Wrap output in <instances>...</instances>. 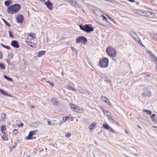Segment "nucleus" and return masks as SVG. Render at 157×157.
I'll return each instance as SVG.
<instances>
[{"instance_id": "obj_39", "label": "nucleus", "mask_w": 157, "mask_h": 157, "mask_svg": "<svg viewBox=\"0 0 157 157\" xmlns=\"http://www.w3.org/2000/svg\"><path fill=\"white\" fill-rule=\"evenodd\" d=\"M18 130L17 129H15L13 131V133L14 134H16L18 133Z\"/></svg>"}, {"instance_id": "obj_41", "label": "nucleus", "mask_w": 157, "mask_h": 157, "mask_svg": "<svg viewBox=\"0 0 157 157\" xmlns=\"http://www.w3.org/2000/svg\"><path fill=\"white\" fill-rule=\"evenodd\" d=\"M47 82L51 86L53 87L54 86V84L52 83L49 81H47Z\"/></svg>"}, {"instance_id": "obj_44", "label": "nucleus", "mask_w": 157, "mask_h": 157, "mask_svg": "<svg viewBox=\"0 0 157 157\" xmlns=\"http://www.w3.org/2000/svg\"><path fill=\"white\" fill-rule=\"evenodd\" d=\"M9 36H10L11 38H13V36L12 33L10 31H9Z\"/></svg>"}, {"instance_id": "obj_33", "label": "nucleus", "mask_w": 157, "mask_h": 157, "mask_svg": "<svg viewBox=\"0 0 157 157\" xmlns=\"http://www.w3.org/2000/svg\"><path fill=\"white\" fill-rule=\"evenodd\" d=\"M2 19L3 20V21H4V22L5 23V25L8 26V27H10L11 25L9 24V23L7 21H6V20H5L4 19H3V18H2Z\"/></svg>"}, {"instance_id": "obj_5", "label": "nucleus", "mask_w": 157, "mask_h": 157, "mask_svg": "<svg viewBox=\"0 0 157 157\" xmlns=\"http://www.w3.org/2000/svg\"><path fill=\"white\" fill-rule=\"evenodd\" d=\"M106 52L108 55L112 57H115L117 55L116 50L113 47L109 46L106 50Z\"/></svg>"}, {"instance_id": "obj_45", "label": "nucleus", "mask_w": 157, "mask_h": 157, "mask_svg": "<svg viewBox=\"0 0 157 157\" xmlns=\"http://www.w3.org/2000/svg\"><path fill=\"white\" fill-rule=\"evenodd\" d=\"M23 123H21L20 124L17 125V126L19 127H22L23 126Z\"/></svg>"}, {"instance_id": "obj_42", "label": "nucleus", "mask_w": 157, "mask_h": 157, "mask_svg": "<svg viewBox=\"0 0 157 157\" xmlns=\"http://www.w3.org/2000/svg\"><path fill=\"white\" fill-rule=\"evenodd\" d=\"M28 36H29L31 37L32 39H33L35 38V36L32 35L31 33H30L28 35Z\"/></svg>"}, {"instance_id": "obj_53", "label": "nucleus", "mask_w": 157, "mask_h": 157, "mask_svg": "<svg viewBox=\"0 0 157 157\" xmlns=\"http://www.w3.org/2000/svg\"><path fill=\"white\" fill-rule=\"evenodd\" d=\"M125 132L126 134H128V132L127 130H125Z\"/></svg>"}, {"instance_id": "obj_21", "label": "nucleus", "mask_w": 157, "mask_h": 157, "mask_svg": "<svg viewBox=\"0 0 157 157\" xmlns=\"http://www.w3.org/2000/svg\"><path fill=\"white\" fill-rule=\"evenodd\" d=\"M51 102L53 104H55L57 105L58 104V100L55 98H52Z\"/></svg>"}, {"instance_id": "obj_60", "label": "nucleus", "mask_w": 157, "mask_h": 157, "mask_svg": "<svg viewBox=\"0 0 157 157\" xmlns=\"http://www.w3.org/2000/svg\"><path fill=\"white\" fill-rule=\"evenodd\" d=\"M33 108H34V106H33V105H32L31 106Z\"/></svg>"}, {"instance_id": "obj_22", "label": "nucleus", "mask_w": 157, "mask_h": 157, "mask_svg": "<svg viewBox=\"0 0 157 157\" xmlns=\"http://www.w3.org/2000/svg\"><path fill=\"white\" fill-rule=\"evenodd\" d=\"M66 88L70 90H71L73 91H76V89L75 88L73 87H72L69 86V85H67L66 86Z\"/></svg>"}, {"instance_id": "obj_9", "label": "nucleus", "mask_w": 157, "mask_h": 157, "mask_svg": "<svg viewBox=\"0 0 157 157\" xmlns=\"http://www.w3.org/2000/svg\"><path fill=\"white\" fill-rule=\"evenodd\" d=\"M70 5L72 6H74L76 8H80V5L75 0H69L68 1H67Z\"/></svg>"}, {"instance_id": "obj_10", "label": "nucleus", "mask_w": 157, "mask_h": 157, "mask_svg": "<svg viewBox=\"0 0 157 157\" xmlns=\"http://www.w3.org/2000/svg\"><path fill=\"white\" fill-rule=\"evenodd\" d=\"M143 96L144 97H150L151 96V94L150 90L147 89H145L144 92L142 94Z\"/></svg>"}, {"instance_id": "obj_62", "label": "nucleus", "mask_w": 157, "mask_h": 157, "mask_svg": "<svg viewBox=\"0 0 157 157\" xmlns=\"http://www.w3.org/2000/svg\"><path fill=\"white\" fill-rule=\"evenodd\" d=\"M28 157H30V156L29 155H28Z\"/></svg>"}, {"instance_id": "obj_8", "label": "nucleus", "mask_w": 157, "mask_h": 157, "mask_svg": "<svg viewBox=\"0 0 157 157\" xmlns=\"http://www.w3.org/2000/svg\"><path fill=\"white\" fill-rule=\"evenodd\" d=\"M37 131H31L29 132V135L27 137H25V139L27 140H33L35 139L36 137H33V136L34 135H36V132Z\"/></svg>"}, {"instance_id": "obj_52", "label": "nucleus", "mask_w": 157, "mask_h": 157, "mask_svg": "<svg viewBox=\"0 0 157 157\" xmlns=\"http://www.w3.org/2000/svg\"><path fill=\"white\" fill-rule=\"evenodd\" d=\"M62 121H61V122H60L59 124V125L60 126H61V125L62 124V123H63L62 122Z\"/></svg>"}, {"instance_id": "obj_57", "label": "nucleus", "mask_w": 157, "mask_h": 157, "mask_svg": "<svg viewBox=\"0 0 157 157\" xmlns=\"http://www.w3.org/2000/svg\"><path fill=\"white\" fill-rule=\"evenodd\" d=\"M45 0H40V1L41 2H44Z\"/></svg>"}, {"instance_id": "obj_58", "label": "nucleus", "mask_w": 157, "mask_h": 157, "mask_svg": "<svg viewBox=\"0 0 157 157\" xmlns=\"http://www.w3.org/2000/svg\"><path fill=\"white\" fill-rule=\"evenodd\" d=\"M153 127L154 128H157V127L156 126H153Z\"/></svg>"}, {"instance_id": "obj_43", "label": "nucleus", "mask_w": 157, "mask_h": 157, "mask_svg": "<svg viewBox=\"0 0 157 157\" xmlns=\"http://www.w3.org/2000/svg\"><path fill=\"white\" fill-rule=\"evenodd\" d=\"M71 135V134L70 133H68L66 134L65 136L68 138Z\"/></svg>"}, {"instance_id": "obj_63", "label": "nucleus", "mask_w": 157, "mask_h": 157, "mask_svg": "<svg viewBox=\"0 0 157 157\" xmlns=\"http://www.w3.org/2000/svg\"><path fill=\"white\" fill-rule=\"evenodd\" d=\"M94 13L95 14V11H94Z\"/></svg>"}, {"instance_id": "obj_48", "label": "nucleus", "mask_w": 157, "mask_h": 157, "mask_svg": "<svg viewBox=\"0 0 157 157\" xmlns=\"http://www.w3.org/2000/svg\"><path fill=\"white\" fill-rule=\"evenodd\" d=\"M6 62L7 63H8V64H10V65L11 64V62H10V60H8V59H6Z\"/></svg>"}, {"instance_id": "obj_23", "label": "nucleus", "mask_w": 157, "mask_h": 157, "mask_svg": "<svg viewBox=\"0 0 157 157\" xmlns=\"http://www.w3.org/2000/svg\"><path fill=\"white\" fill-rule=\"evenodd\" d=\"M102 111L106 116H109L110 115V113L109 111L105 110H103Z\"/></svg>"}, {"instance_id": "obj_13", "label": "nucleus", "mask_w": 157, "mask_h": 157, "mask_svg": "<svg viewBox=\"0 0 157 157\" xmlns=\"http://www.w3.org/2000/svg\"><path fill=\"white\" fill-rule=\"evenodd\" d=\"M47 8L50 10H52L53 9L52 3L50 2L49 0H47L44 2Z\"/></svg>"}, {"instance_id": "obj_27", "label": "nucleus", "mask_w": 157, "mask_h": 157, "mask_svg": "<svg viewBox=\"0 0 157 157\" xmlns=\"http://www.w3.org/2000/svg\"><path fill=\"white\" fill-rule=\"evenodd\" d=\"M101 17H102V19H103V20L104 21H105L106 23H109L108 21L107 18L105 17L104 15H102Z\"/></svg>"}, {"instance_id": "obj_56", "label": "nucleus", "mask_w": 157, "mask_h": 157, "mask_svg": "<svg viewBox=\"0 0 157 157\" xmlns=\"http://www.w3.org/2000/svg\"><path fill=\"white\" fill-rule=\"evenodd\" d=\"M136 3L137 5H138L139 4L140 2H136Z\"/></svg>"}, {"instance_id": "obj_19", "label": "nucleus", "mask_w": 157, "mask_h": 157, "mask_svg": "<svg viewBox=\"0 0 157 157\" xmlns=\"http://www.w3.org/2000/svg\"><path fill=\"white\" fill-rule=\"evenodd\" d=\"M78 91L80 94H84L87 95L89 94V93L87 91L83 89H78Z\"/></svg>"}, {"instance_id": "obj_30", "label": "nucleus", "mask_w": 157, "mask_h": 157, "mask_svg": "<svg viewBox=\"0 0 157 157\" xmlns=\"http://www.w3.org/2000/svg\"><path fill=\"white\" fill-rule=\"evenodd\" d=\"M0 68L2 70H4L5 69V67L3 64L0 63Z\"/></svg>"}, {"instance_id": "obj_24", "label": "nucleus", "mask_w": 157, "mask_h": 157, "mask_svg": "<svg viewBox=\"0 0 157 157\" xmlns=\"http://www.w3.org/2000/svg\"><path fill=\"white\" fill-rule=\"evenodd\" d=\"M12 1L11 0H7L4 2V4L6 6H8L10 5Z\"/></svg>"}, {"instance_id": "obj_29", "label": "nucleus", "mask_w": 157, "mask_h": 157, "mask_svg": "<svg viewBox=\"0 0 157 157\" xmlns=\"http://www.w3.org/2000/svg\"><path fill=\"white\" fill-rule=\"evenodd\" d=\"M143 112H147V114H148L149 115H150L152 113V112L151 111L147 109H144Z\"/></svg>"}, {"instance_id": "obj_20", "label": "nucleus", "mask_w": 157, "mask_h": 157, "mask_svg": "<svg viewBox=\"0 0 157 157\" xmlns=\"http://www.w3.org/2000/svg\"><path fill=\"white\" fill-rule=\"evenodd\" d=\"M46 53V52L44 51H42L38 52L37 57H40L44 55Z\"/></svg>"}, {"instance_id": "obj_32", "label": "nucleus", "mask_w": 157, "mask_h": 157, "mask_svg": "<svg viewBox=\"0 0 157 157\" xmlns=\"http://www.w3.org/2000/svg\"><path fill=\"white\" fill-rule=\"evenodd\" d=\"M76 105L73 104H70V106L71 107V108L73 109H74V110L75 107H76Z\"/></svg>"}, {"instance_id": "obj_15", "label": "nucleus", "mask_w": 157, "mask_h": 157, "mask_svg": "<svg viewBox=\"0 0 157 157\" xmlns=\"http://www.w3.org/2000/svg\"><path fill=\"white\" fill-rule=\"evenodd\" d=\"M11 46L14 48H18L19 47V45L17 41L13 40L11 43Z\"/></svg>"}, {"instance_id": "obj_11", "label": "nucleus", "mask_w": 157, "mask_h": 157, "mask_svg": "<svg viewBox=\"0 0 157 157\" xmlns=\"http://www.w3.org/2000/svg\"><path fill=\"white\" fill-rule=\"evenodd\" d=\"M24 18L22 15H17L16 17L17 22L19 23H22L24 21Z\"/></svg>"}, {"instance_id": "obj_37", "label": "nucleus", "mask_w": 157, "mask_h": 157, "mask_svg": "<svg viewBox=\"0 0 157 157\" xmlns=\"http://www.w3.org/2000/svg\"><path fill=\"white\" fill-rule=\"evenodd\" d=\"M16 147V145H13L11 147H9L10 151H11L13 149L15 148Z\"/></svg>"}, {"instance_id": "obj_16", "label": "nucleus", "mask_w": 157, "mask_h": 157, "mask_svg": "<svg viewBox=\"0 0 157 157\" xmlns=\"http://www.w3.org/2000/svg\"><path fill=\"white\" fill-rule=\"evenodd\" d=\"M101 99L102 101L106 102V103H108L109 105H111V103L110 101L106 97L102 96L101 97Z\"/></svg>"}, {"instance_id": "obj_34", "label": "nucleus", "mask_w": 157, "mask_h": 157, "mask_svg": "<svg viewBox=\"0 0 157 157\" xmlns=\"http://www.w3.org/2000/svg\"><path fill=\"white\" fill-rule=\"evenodd\" d=\"M1 131L2 132H3V130L6 129V126L5 125H4L3 126H2L1 127Z\"/></svg>"}, {"instance_id": "obj_36", "label": "nucleus", "mask_w": 157, "mask_h": 157, "mask_svg": "<svg viewBox=\"0 0 157 157\" xmlns=\"http://www.w3.org/2000/svg\"><path fill=\"white\" fill-rule=\"evenodd\" d=\"M13 55L12 53H9L8 55V57L9 58H10L11 59L13 58Z\"/></svg>"}, {"instance_id": "obj_17", "label": "nucleus", "mask_w": 157, "mask_h": 157, "mask_svg": "<svg viewBox=\"0 0 157 157\" xmlns=\"http://www.w3.org/2000/svg\"><path fill=\"white\" fill-rule=\"evenodd\" d=\"M74 111L77 113H80L82 112L83 110L80 107L76 106V107H75V108L74 109Z\"/></svg>"}, {"instance_id": "obj_2", "label": "nucleus", "mask_w": 157, "mask_h": 157, "mask_svg": "<svg viewBox=\"0 0 157 157\" xmlns=\"http://www.w3.org/2000/svg\"><path fill=\"white\" fill-rule=\"evenodd\" d=\"M21 6L19 4H15L8 6L7 9V12L9 14H16L21 9Z\"/></svg>"}, {"instance_id": "obj_6", "label": "nucleus", "mask_w": 157, "mask_h": 157, "mask_svg": "<svg viewBox=\"0 0 157 157\" xmlns=\"http://www.w3.org/2000/svg\"><path fill=\"white\" fill-rule=\"evenodd\" d=\"M109 63L108 59L107 58H104L100 60L99 64L101 67L105 68L108 67Z\"/></svg>"}, {"instance_id": "obj_51", "label": "nucleus", "mask_w": 157, "mask_h": 157, "mask_svg": "<svg viewBox=\"0 0 157 157\" xmlns=\"http://www.w3.org/2000/svg\"><path fill=\"white\" fill-rule=\"evenodd\" d=\"M48 125H51V122L50 121H48Z\"/></svg>"}, {"instance_id": "obj_7", "label": "nucleus", "mask_w": 157, "mask_h": 157, "mask_svg": "<svg viewBox=\"0 0 157 157\" xmlns=\"http://www.w3.org/2000/svg\"><path fill=\"white\" fill-rule=\"evenodd\" d=\"M75 40L76 43L77 44L80 43L81 42H82L83 44H85L87 41L86 38L82 36H78Z\"/></svg>"}, {"instance_id": "obj_40", "label": "nucleus", "mask_w": 157, "mask_h": 157, "mask_svg": "<svg viewBox=\"0 0 157 157\" xmlns=\"http://www.w3.org/2000/svg\"><path fill=\"white\" fill-rule=\"evenodd\" d=\"M1 45L4 48H5L6 49H10V47L9 46H6L5 45H4L2 44H1Z\"/></svg>"}, {"instance_id": "obj_28", "label": "nucleus", "mask_w": 157, "mask_h": 157, "mask_svg": "<svg viewBox=\"0 0 157 157\" xmlns=\"http://www.w3.org/2000/svg\"><path fill=\"white\" fill-rule=\"evenodd\" d=\"M0 92L3 95H8L7 93L5 92L2 89L0 88Z\"/></svg>"}, {"instance_id": "obj_64", "label": "nucleus", "mask_w": 157, "mask_h": 157, "mask_svg": "<svg viewBox=\"0 0 157 157\" xmlns=\"http://www.w3.org/2000/svg\"><path fill=\"white\" fill-rule=\"evenodd\" d=\"M78 121V119H76V121Z\"/></svg>"}, {"instance_id": "obj_3", "label": "nucleus", "mask_w": 157, "mask_h": 157, "mask_svg": "<svg viewBox=\"0 0 157 157\" xmlns=\"http://www.w3.org/2000/svg\"><path fill=\"white\" fill-rule=\"evenodd\" d=\"M79 26L81 30L86 33H89L94 30V27L91 25L86 24L83 26L80 25Z\"/></svg>"}, {"instance_id": "obj_26", "label": "nucleus", "mask_w": 157, "mask_h": 157, "mask_svg": "<svg viewBox=\"0 0 157 157\" xmlns=\"http://www.w3.org/2000/svg\"><path fill=\"white\" fill-rule=\"evenodd\" d=\"M2 138L4 140L7 141L8 140V137L6 134L3 135L2 136Z\"/></svg>"}, {"instance_id": "obj_4", "label": "nucleus", "mask_w": 157, "mask_h": 157, "mask_svg": "<svg viewBox=\"0 0 157 157\" xmlns=\"http://www.w3.org/2000/svg\"><path fill=\"white\" fill-rule=\"evenodd\" d=\"M130 34L135 41L138 42L143 47L144 46L142 44L140 39L136 33L133 31H131L130 32Z\"/></svg>"}, {"instance_id": "obj_25", "label": "nucleus", "mask_w": 157, "mask_h": 157, "mask_svg": "<svg viewBox=\"0 0 157 157\" xmlns=\"http://www.w3.org/2000/svg\"><path fill=\"white\" fill-rule=\"evenodd\" d=\"M6 116V113H3L1 114V118L2 121H4Z\"/></svg>"}, {"instance_id": "obj_49", "label": "nucleus", "mask_w": 157, "mask_h": 157, "mask_svg": "<svg viewBox=\"0 0 157 157\" xmlns=\"http://www.w3.org/2000/svg\"><path fill=\"white\" fill-rule=\"evenodd\" d=\"M155 116V114H152L151 116V118L152 119V118H154Z\"/></svg>"}, {"instance_id": "obj_61", "label": "nucleus", "mask_w": 157, "mask_h": 157, "mask_svg": "<svg viewBox=\"0 0 157 157\" xmlns=\"http://www.w3.org/2000/svg\"><path fill=\"white\" fill-rule=\"evenodd\" d=\"M138 127L140 128H141V127L139 125H138Z\"/></svg>"}, {"instance_id": "obj_31", "label": "nucleus", "mask_w": 157, "mask_h": 157, "mask_svg": "<svg viewBox=\"0 0 157 157\" xmlns=\"http://www.w3.org/2000/svg\"><path fill=\"white\" fill-rule=\"evenodd\" d=\"M4 77L6 79H7L8 81H13L12 79L11 78H10V77L6 76V75H4Z\"/></svg>"}, {"instance_id": "obj_50", "label": "nucleus", "mask_w": 157, "mask_h": 157, "mask_svg": "<svg viewBox=\"0 0 157 157\" xmlns=\"http://www.w3.org/2000/svg\"><path fill=\"white\" fill-rule=\"evenodd\" d=\"M100 23L102 25L105 26L106 25L105 24V23H102V22H100Z\"/></svg>"}, {"instance_id": "obj_14", "label": "nucleus", "mask_w": 157, "mask_h": 157, "mask_svg": "<svg viewBox=\"0 0 157 157\" xmlns=\"http://www.w3.org/2000/svg\"><path fill=\"white\" fill-rule=\"evenodd\" d=\"M150 58L152 60L155 64V69L157 71V58L155 56V55H151Z\"/></svg>"}, {"instance_id": "obj_35", "label": "nucleus", "mask_w": 157, "mask_h": 157, "mask_svg": "<svg viewBox=\"0 0 157 157\" xmlns=\"http://www.w3.org/2000/svg\"><path fill=\"white\" fill-rule=\"evenodd\" d=\"M26 44L28 46H30L31 44H35L34 43H33L31 41H26Z\"/></svg>"}, {"instance_id": "obj_55", "label": "nucleus", "mask_w": 157, "mask_h": 157, "mask_svg": "<svg viewBox=\"0 0 157 157\" xmlns=\"http://www.w3.org/2000/svg\"><path fill=\"white\" fill-rule=\"evenodd\" d=\"M2 132V133L4 134V135L6 134V132H4V130H3V132Z\"/></svg>"}, {"instance_id": "obj_12", "label": "nucleus", "mask_w": 157, "mask_h": 157, "mask_svg": "<svg viewBox=\"0 0 157 157\" xmlns=\"http://www.w3.org/2000/svg\"><path fill=\"white\" fill-rule=\"evenodd\" d=\"M103 127L106 130H108L111 132L113 133H115V130L109 125L106 124H104L103 125Z\"/></svg>"}, {"instance_id": "obj_59", "label": "nucleus", "mask_w": 157, "mask_h": 157, "mask_svg": "<svg viewBox=\"0 0 157 157\" xmlns=\"http://www.w3.org/2000/svg\"><path fill=\"white\" fill-rule=\"evenodd\" d=\"M30 46L31 47H32L33 48L34 47V46L33 45V44H31Z\"/></svg>"}, {"instance_id": "obj_46", "label": "nucleus", "mask_w": 157, "mask_h": 157, "mask_svg": "<svg viewBox=\"0 0 157 157\" xmlns=\"http://www.w3.org/2000/svg\"><path fill=\"white\" fill-rule=\"evenodd\" d=\"M106 15L107 16V17H108V18H109V19L110 20L113 21V19L112 17H110L109 16H108V15Z\"/></svg>"}, {"instance_id": "obj_54", "label": "nucleus", "mask_w": 157, "mask_h": 157, "mask_svg": "<svg viewBox=\"0 0 157 157\" xmlns=\"http://www.w3.org/2000/svg\"><path fill=\"white\" fill-rule=\"evenodd\" d=\"M153 39H154L155 40H157V37H153Z\"/></svg>"}, {"instance_id": "obj_18", "label": "nucleus", "mask_w": 157, "mask_h": 157, "mask_svg": "<svg viewBox=\"0 0 157 157\" xmlns=\"http://www.w3.org/2000/svg\"><path fill=\"white\" fill-rule=\"evenodd\" d=\"M96 125L95 123H93L90 125L89 128L90 132L92 131L96 128Z\"/></svg>"}, {"instance_id": "obj_1", "label": "nucleus", "mask_w": 157, "mask_h": 157, "mask_svg": "<svg viewBox=\"0 0 157 157\" xmlns=\"http://www.w3.org/2000/svg\"><path fill=\"white\" fill-rule=\"evenodd\" d=\"M135 13L136 14L146 16L149 18H153L155 17V13L150 10H136Z\"/></svg>"}, {"instance_id": "obj_47", "label": "nucleus", "mask_w": 157, "mask_h": 157, "mask_svg": "<svg viewBox=\"0 0 157 157\" xmlns=\"http://www.w3.org/2000/svg\"><path fill=\"white\" fill-rule=\"evenodd\" d=\"M3 58V55L2 53L0 52V59Z\"/></svg>"}, {"instance_id": "obj_38", "label": "nucleus", "mask_w": 157, "mask_h": 157, "mask_svg": "<svg viewBox=\"0 0 157 157\" xmlns=\"http://www.w3.org/2000/svg\"><path fill=\"white\" fill-rule=\"evenodd\" d=\"M69 119V117H66L65 118V119H63V121H62L63 123H64L67 121Z\"/></svg>"}]
</instances>
